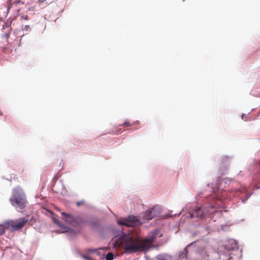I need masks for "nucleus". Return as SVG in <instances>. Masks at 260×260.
Masks as SVG:
<instances>
[{
	"mask_svg": "<svg viewBox=\"0 0 260 260\" xmlns=\"http://www.w3.org/2000/svg\"><path fill=\"white\" fill-rule=\"evenodd\" d=\"M156 236L157 233L155 232L151 233L145 239L122 233V235L115 241V245L122 249L125 253H134L151 247Z\"/></svg>",
	"mask_w": 260,
	"mask_h": 260,
	"instance_id": "f257e3e1",
	"label": "nucleus"
},
{
	"mask_svg": "<svg viewBox=\"0 0 260 260\" xmlns=\"http://www.w3.org/2000/svg\"><path fill=\"white\" fill-rule=\"evenodd\" d=\"M10 202L18 211H21L28 204L25 193L19 187H17L12 190Z\"/></svg>",
	"mask_w": 260,
	"mask_h": 260,
	"instance_id": "f03ea898",
	"label": "nucleus"
},
{
	"mask_svg": "<svg viewBox=\"0 0 260 260\" xmlns=\"http://www.w3.org/2000/svg\"><path fill=\"white\" fill-rule=\"evenodd\" d=\"M63 220L67 223L74 226H79L83 222V220L78 217H74L72 214H67L64 212L61 213Z\"/></svg>",
	"mask_w": 260,
	"mask_h": 260,
	"instance_id": "7ed1b4c3",
	"label": "nucleus"
},
{
	"mask_svg": "<svg viewBox=\"0 0 260 260\" xmlns=\"http://www.w3.org/2000/svg\"><path fill=\"white\" fill-rule=\"evenodd\" d=\"M118 223L120 225H125L126 226H137L142 224L136 216L134 215L129 216L126 218L120 219L118 221Z\"/></svg>",
	"mask_w": 260,
	"mask_h": 260,
	"instance_id": "20e7f679",
	"label": "nucleus"
},
{
	"mask_svg": "<svg viewBox=\"0 0 260 260\" xmlns=\"http://www.w3.org/2000/svg\"><path fill=\"white\" fill-rule=\"evenodd\" d=\"M28 221V219L25 217L19 219L17 222L11 220L7 223V228H11L13 231H18L21 229Z\"/></svg>",
	"mask_w": 260,
	"mask_h": 260,
	"instance_id": "39448f33",
	"label": "nucleus"
},
{
	"mask_svg": "<svg viewBox=\"0 0 260 260\" xmlns=\"http://www.w3.org/2000/svg\"><path fill=\"white\" fill-rule=\"evenodd\" d=\"M161 212V208L158 206H154L152 208L146 211L144 213L143 217L145 219L149 220L157 216Z\"/></svg>",
	"mask_w": 260,
	"mask_h": 260,
	"instance_id": "423d86ee",
	"label": "nucleus"
},
{
	"mask_svg": "<svg viewBox=\"0 0 260 260\" xmlns=\"http://www.w3.org/2000/svg\"><path fill=\"white\" fill-rule=\"evenodd\" d=\"M207 215V213L205 212L203 209L199 207H196L193 210V212L189 213V216L190 218L194 217L202 219L204 218Z\"/></svg>",
	"mask_w": 260,
	"mask_h": 260,
	"instance_id": "0eeeda50",
	"label": "nucleus"
},
{
	"mask_svg": "<svg viewBox=\"0 0 260 260\" xmlns=\"http://www.w3.org/2000/svg\"><path fill=\"white\" fill-rule=\"evenodd\" d=\"M230 158L226 156H223L218 160V165L220 168L226 167L230 164Z\"/></svg>",
	"mask_w": 260,
	"mask_h": 260,
	"instance_id": "6e6552de",
	"label": "nucleus"
},
{
	"mask_svg": "<svg viewBox=\"0 0 260 260\" xmlns=\"http://www.w3.org/2000/svg\"><path fill=\"white\" fill-rule=\"evenodd\" d=\"M192 243L190 244H188L183 250L182 251H181L179 254V258L180 259H184V258H186V256H187V247L188 246H189L190 245H191Z\"/></svg>",
	"mask_w": 260,
	"mask_h": 260,
	"instance_id": "1a4fd4ad",
	"label": "nucleus"
},
{
	"mask_svg": "<svg viewBox=\"0 0 260 260\" xmlns=\"http://www.w3.org/2000/svg\"><path fill=\"white\" fill-rule=\"evenodd\" d=\"M153 260H169V257L166 255H159L157 256Z\"/></svg>",
	"mask_w": 260,
	"mask_h": 260,
	"instance_id": "9d476101",
	"label": "nucleus"
},
{
	"mask_svg": "<svg viewBox=\"0 0 260 260\" xmlns=\"http://www.w3.org/2000/svg\"><path fill=\"white\" fill-rule=\"evenodd\" d=\"M114 258V255L112 253H108L106 257V260H113Z\"/></svg>",
	"mask_w": 260,
	"mask_h": 260,
	"instance_id": "9b49d317",
	"label": "nucleus"
},
{
	"mask_svg": "<svg viewBox=\"0 0 260 260\" xmlns=\"http://www.w3.org/2000/svg\"><path fill=\"white\" fill-rule=\"evenodd\" d=\"M52 2H53V0H39V3H44L46 4L51 3Z\"/></svg>",
	"mask_w": 260,
	"mask_h": 260,
	"instance_id": "f8f14e48",
	"label": "nucleus"
},
{
	"mask_svg": "<svg viewBox=\"0 0 260 260\" xmlns=\"http://www.w3.org/2000/svg\"><path fill=\"white\" fill-rule=\"evenodd\" d=\"M121 125L124 126L125 127H127V126H131L133 125V124L130 123L128 121L126 120Z\"/></svg>",
	"mask_w": 260,
	"mask_h": 260,
	"instance_id": "ddd939ff",
	"label": "nucleus"
},
{
	"mask_svg": "<svg viewBox=\"0 0 260 260\" xmlns=\"http://www.w3.org/2000/svg\"><path fill=\"white\" fill-rule=\"evenodd\" d=\"M6 228L4 226H0V235H2L5 233Z\"/></svg>",
	"mask_w": 260,
	"mask_h": 260,
	"instance_id": "4468645a",
	"label": "nucleus"
},
{
	"mask_svg": "<svg viewBox=\"0 0 260 260\" xmlns=\"http://www.w3.org/2000/svg\"><path fill=\"white\" fill-rule=\"evenodd\" d=\"M82 257L85 260H92V259L88 256L82 255Z\"/></svg>",
	"mask_w": 260,
	"mask_h": 260,
	"instance_id": "2eb2a0df",
	"label": "nucleus"
},
{
	"mask_svg": "<svg viewBox=\"0 0 260 260\" xmlns=\"http://www.w3.org/2000/svg\"><path fill=\"white\" fill-rule=\"evenodd\" d=\"M84 203V202L83 201H81V202H77L76 203V205L78 207H79L80 206H81V205H82Z\"/></svg>",
	"mask_w": 260,
	"mask_h": 260,
	"instance_id": "dca6fc26",
	"label": "nucleus"
},
{
	"mask_svg": "<svg viewBox=\"0 0 260 260\" xmlns=\"http://www.w3.org/2000/svg\"><path fill=\"white\" fill-rule=\"evenodd\" d=\"M54 222L56 223L58 226L61 227V225L56 220H54Z\"/></svg>",
	"mask_w": 260,
	"mask_h": 260,
	"instance_id": "f3484780",
	"label": "nucleus"
},
{
	"mask_svg": "<svg viewBox=\"0 0 260 260\" xmlns=\"http://www.w3.org/2000/svg\"><path fill=\"white\" fill-rule=\"evenodd\" d=\"M88 251L90 252H95V250L94 249H90L88 250Z\"/></svg>",
	"mask_w": 260,
	"mask_h": 260,
	"instance_id": "a211bd4d",
	"label": "nucleus"
},
{
	"mask_svg": "<svg viewBox=\"0 0 260 260\" xmlns=\"http://www.w3.org/2000/svg\"><path fill=\"white\" fill-rule=\"evenodd\" d=\"M2 115V113L0 112V116Z\"/></svg>",
	"mask_w": 260,
	"mask_h": 260,
	"instance_id": "6ab92c4d",
	"label": "nucleus"
},
{
	"mask_svg": "<svg viewBox=\"0 0 260 260\" xmlns=\"http://www.w3.org/2000/svg\"><path fill=\"white\" fill-rule=\"evenodd\" d=\"M185 0H183V1H184Z\"/></svg>",
	"mask_w": 260,
	"mask_h": 260,
	"instance_id": "aec40b11",
	"label": "nucleus"
}]
</instances>
